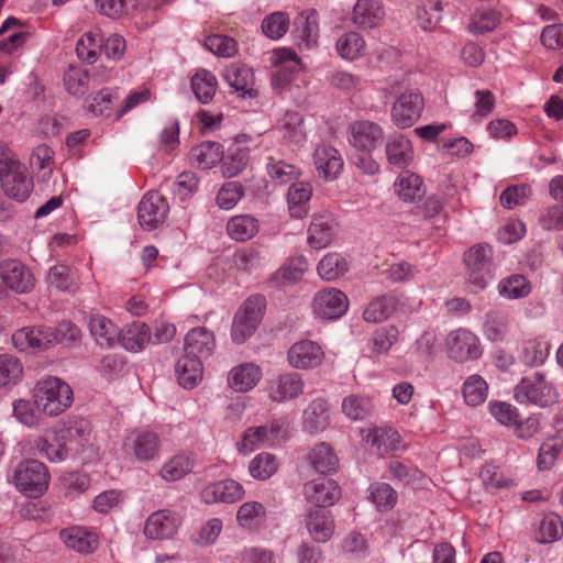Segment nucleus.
<instances>
[{"mask_svg": "<svg viewBox=\"0 0 563 563\" xmlns=\"http://www.w3.org/2000/svg\"><path fill=\"white\" fill-rule=\"evenodd\" d=\"M79 329L70 322L57 327H34L18 330L12 335L14 346L20 351L37 352L62 342H76Z\"/></svg>", "mask_w": 563, "mask_h": 563, "instance_id": "f257e3e1", "label": "nucleus"}, {"mask_svg": "<svg viewBox=\"0 0 563 563\" xmlns=\"http://www.w3.org/2000/svg\"><path fill=\"white\" fill-rule=\"evenodd\" d=\"M0 183L4 194L18 201L26 200L33 189L26 167L4 144H0Z\"/></svg>", "mask_w": 563, "mask_h": 563, "instance_id": "f03ea898", "label": "nucleus"}, {"mask_svg": "<svg viewBox=\"0 0 563 563\" xmlns=\"http://www.w3.org/2000/svg\"><path fill=\"white\" fill-rule=\"evenodd\" d=\"M34 405L47 416H58L73 404V389L58 377L38 380L33 389Z\"/></svg>", "mask_w": 563, "mask_h": 563, "instance_id": "7ed1b4c3", "label": "nucleus"}, {"mask_svg": "<svg viewBox=\"0 0 563 563\" xmlns=\"http://www.w3.org/2000/svg\"><path fill=\"white\" fill-rule=\"evenodd\" d=\"M16 489L29 497H40L48 488L49 473L37 460H25L16 465L12 474Z\"/></svg>", "mask_w": 563, "mask_h": 563, "instance_id": "20e7f679", "label": "nucleus"}, {"mask_svg": "<svg viewBox=\"0 0 563 563\" xmlns=\"http://www.w3.org/2000/svg\"><path fill=\"white\" fill-rule=\"evenodd\" d=\"M515 398L520 404L529 402L545 408L558 401L559 394L542 373L536 372L516 386Z\"/></svg>", "mask_w": 563, "mask_h": 563, "instance_id": "39448f33", "label": "nucleus"}, {"mask_svg": "<svg viewBox=\"0 0 563 563\" xmlns=\"http://www.w3.org/2000/svg\"><path fill=\"white\" fill-rule=\"evenodd\" d=\"M264 308L265 299L262 296H251L244 301L232 322L231 338L234 343L242 344L254 334Z\"/></svg>", "mask_w": 563, "mask_h": 563, "instance_id": "423d86ee", "label": "nucleus"}, {"mask_svg": "<svg viewBox=\"0 0 563 563\" xmlns=\"http://www.w3.org/2000/svg\"><path fill=\"white\" fill-rule=\"evenodd\" d=\"M493 250L488 244L478 243L464 254L466 278L476 290L484 289L493 278Z\"/></svg>", "mask_w": 563, "mask_h": 563, "instance_id": "0eeeda50", "label": "nucleus"}, {"mask_svg": "<svg viewBox=\"0 0 563 563\" xmlns=\"http://www.w3.org/2000/svg\"><path fill=\"white\" fill-rule=\"evenodd\" d=\"M162 439L158 433L150 430H134L126 435L122 443L125 456L147 463L157 460L161 455Z\"/></svg>", "mask_w": 563, "mask_h": 563, "instance_id": "6e6552de", "label": "nucleus"}, {"mask_svg": "<svg viewBox=\"0 0 563 563\" xmlns=\"http://www.w3.org/2000/svg\"><path fill=\"white\" fill-rule=\"evenodd\" d=\"M286 421L282 419L273 420L265 426L251 427L244 431L241 441L238 443V450L249 453L271 444L286 435Z\"/></svg>", "mask_w": 563, "mask_h": 563, "instance_id": "1a4fd4ad", "label": "nucleus"}, {"mask_svg": "<svg viewBox=\"0 0 563 563\" xmlns=\"http://www.w3.org/2000/svg\"><path fill=\"white\" fill-rule=\"evenodd\" d=\"M169 212V205L158 191H150L143 196L137 207L140 225L152 231L163 224Z\"/></svg>", "mask_w": 563, "mask_h": 563, "instance_id": "9d476101", "label": "nucleus"}, {"mask_svg": "<svg viewBox=\"0 0 563 563\" xmlns=\"http://www.w3.org/2000/svg\"><path fill=\"white\" fill-rule=\"evenodd\" d=\"M183 518L172 509H161L152 512L144 525V536L151 540H169L175 537Z\"/></svg>", "mask_w": 563, "mask_h": 563, "instance_id": "9b49d317", "label": "nucleus"}, {"mask_svg": "<svg viewBox=\"0 0 563 563\" xmlns=\"http://www.w3.org/2000/svg\"><path fill=\"white\" fill-rule=\"evenodd\" d=\"M347 309V296L338 288L321 289L314 295L312 300L313 313L323 319H339Z\"/></svg>", "mask_w": 563, "mask_h": 563, "instance_id": "f8f14e48", "label": "nucleus"}, {"mask_svg": "<svg viewBox=\"0 0 563 563\" xmlns=\"http://www.w3.org/2000/svg\"><path fill=\"white\" fill-rule=\"evenodd\" d=\"M449 356L456 362L476 360L482 355L479 339L471 331L457 329L448 334Z\"/></svg>", "mask_w": 563, "mask_h": 563, "instance_id": "ddd939ff", "label": "nucleus"}, {"mask_svg": "<svg viewBox=\"0 0 563 563\" xmlns=\"http://www.w3.org/2000/svg\"><path fill=\"white\" fill-rule=\"evenodd\" d=\"M424 100L419 91L408 90L401 93L391 109V118L400 128L411 126L421 115Z\"/></svg>", "mask_w": 563, "mask_h": 563, "instance_id": "4468645a", "label": "nucleus"}, {"mask_svg": "<svg viewBox=\"0 0 563 563\" xmlns=\"http://www.w3.org/2000/svg\"><path fill=\"white\" fill-rule=\"evenodd\" d=\"M324 352L321 345L311 340H301L294 343L287 353L291 367L298 369L316 368L323 362Z\"/></svg>", "mask_w": 563, "mask_h": 563, "instance_id": "2eb2a0df", "label": "nucleus"}, {"mask_svg": "<svg viewBox=\"0 0 563 563\" xmlns=\"http://www.w3.org/2000/svg\"><path fill=\"white\" fill-rule=\"evenodd\" d=\"M350 143L353 147L369 153L383 141V129L375 122L367 120L355 121L350 124Z\"/></svg>", "mask_w": 563, "mask_h": 563, "instance_id": "dca6fc26", "label": "nucleus"}, {"mask_svg": "<svg viewBox=\"0 0 563 563\" xmlns=\"http://www.w3.org/2000/svg\"><path fill=\"white\" fill-rule=\"evenodd\" d=\"M244 494L245 490L239 482L227 478L206 485L200 492V497L205 504H232L241 500Z\"/></svg>", "mask_w": 563, "mask_h": 563, "instance_id": "f3484780", "label": "nucleus"}, {"mask_svg": "<svg viewBox=\"0 0 563 563\" xmlns=\"http://www.w3.org/2000/svg\"><path fill=\"white\" fill-rule=\"evenodd\" d=\"M303 493L308 501L322 509L334 505L341 497V489L336 482L327 477L308 482L305 485Z\"/></svg>", "mask_w": 563, "mask_h": 563, "instance_id": "a211bd4d", "label": "nucleus"}, {"mask_svg": "<svg viewBox=\"0 0 563 563\" xmlns=\"http://www.w3.org/2000/svg\"><path fill=\"white\" fill-rule=\"evenodd\" d=\"M305 382L297 373H284L268 382L267 393L271 400L285 402L303 393Z\"/></svg>", "mask_w": 563, "mask_h": 563, "instance_id": "6ab92c4d", "label": "nucleus"}, {"mask_svg": "<svg viewBox=\"0 0 563 563\" xmlns=\"http://www.w3.org/2000/svg\"><path fill=\"white\" fill-rule=\"evenodd\" d=\"M58 439H64L70 453L79 454L90 442L91 427L84 419L58 426Z\"/></svg>", "mask_w": 563, "mask_h": 563, "instance_id": "aec40b11", "label": "nucleus"}, {"mask_svg": "<svg viewBox=\"0 0 563 563\" xmlns=\"http://www.w3.org/2000/svg\"><path fill=\"white\" fill-rule=\"evenodd\" d=\"M3 283L16 292H27L34 286V277L29 268L15 260L5 261L1 267Z\"/></svg>", "mask_w": 563, "mask_h": 563, "instance_id": "412c9836", "label": "nucleus"}, {"mask_svg": "<svg viewBox=\"0 0 563 563\" xmlns=\"http://www.w3.org/2000/svg\"><path fill=\"white\" fill-rule=\"evenodd\" d=\"M216 349L214 333L205 327L191 329L185 338V353L201 360L210 357Z\"/></svg>", "mask_w": 563, "mask_h": 563, "instance_id": "4be33fe9", "label": "nucleus"}, {"mask_svg": "<svg viewBox=\"0 0 563 563\" xmlns=\"http://www.w3.org/2000/svg\"><path fill=\"white\" fill-rule=\"evenodd\" d=\"M59 537L66 547L79 552L91 553L99 545L98 534L85 527L73 526L60 530Z\"/></svg>", "mask_w": 563, "mask_h": 563, "instance_id": "5701e85b", "label": "nucleus"}, {"mask_svg": "<svg viewBox=\"0 0 563 563\" xmlns=\"http://www.w3.org/2000/svg\"><path fill=\"white\" fill-rule=\"evenodd\" d=\"M335 227L330 213L314 214L308 229L309 245L317 250L327 247L335 235Z\"/></svg>", "mask_w": 563, "mask_h": 563, "instance_id": "b1692460", "label": "nucleus"}, {"mask_svg": "<svg viewBox=\"0 0 563 563\" xmlns=\"http://www.w3.org/2000/svg\"><path fill=\"white\" fill-rule=\"evenodd\" d=\"M306 527L316 542H327L334 533L335 525L331 511L322 508L311 509L306 517Z\"/></svg>", "mask_w": 563, "mask_h": 563, "instance_id": "393cba45", "label": "nucleus"}, {"mask_svg": "<svg viewBox=\"0 0 563 563\" xmlns=\"http://www.w3.org/2000/svg\"><path fill=\"white\" fill-rule=\"evenodd\" d=\"M262 379V369L254 363H242L228 374V385L234 391L246 393L252 390Z\"/></svg>", "mask_w": 563, "mask_h": 563, "instance_id": "a878e982", "label": "nucleus"}, {"mask_svg": "<svg viewBox=\"0 0 563 563\" xmlns=\"http://www.w3.org/2000/svg\"><path fill=\"white\" fill-rule=\"evenodd\" d=\"M385 11L379 0H357L354 4L351 21L362 29H373L384 19Z\"/></svg>", "mask_w": 563, "mask_h": 563, "instance_id": "bb28decb", "label": "nucleus"}, {"mask_svg": "<svg viewBox=\"0 0 563 563\" xmlns=\"http://www.w3.org/2000/svg\"><path fill=\"white\" fill-rule=\"evenodd\" d=\"M313 159L319 176L325 180H334L343 169V159L332 146H318Z\"/></svg>", "mask_w": 563, "mask_h": 563, "instance_id": "cd10ccee", "label": "nucleus"}, {"mask_svg": "<svg viewBox=\"0 0 563 563\" xmlns=\"http://www.w3.org/2000/svg\"><path fill=\"white\" fill-rule=\"evenodd\" d=\"M222 77L228 82V85L236 92H240L241 96H256V91L253 88L254 75L252 69L247 66L231 64L223 69Z\"/></svg>", "mask_w": 563, "mask_h": 563, "instance_id": "c85d7f7f", "label": "nucleus"}, {"mask_svg": "<svg viewBox=\"0 0 563 563\" xmlns=\"http://www.w3.org/2000/svg\"><path fill=\"white\" fill-rule=\"evenodd\" d=\"M302 424L311 434L324 431L330 424L328 402L322 398L312 400L303 410Z\"/></svg>", "mask_w": 563, "mask_h": 563, "instance_id": "c756f323", "label": "nucleus"}, {"mask_svg": "<svg viewBox=\"0 0 563 563\" xmlns=\"http://www.w3.org/2000/svg\"><path fill=\"white\" fill-rule=\"evenodd\" d=\"M267 520L266 507L255 500L243 503L236 512L238 525L250 531H257L265 526Z\"/></svg>", "mask_w": 563, "mask_h": 563, "instance_id": "7c9ffc66", "label": "nucleus"}, {"mask_svg": "<svg viewBox=\"0 0 563 563\" xmlns=\"http://www.w3.org/2000/svg\"><path fill=\"white\" fill-rule=\"evenodd\" d=\"M365 440L382 456L400 446V434L389 427H377L369 430Z\"/></svg>", "mask_w": 563, "mask_h": 563, "instance_id": "2f4dec72", "label": "nucleus"}, {"mask_svg": "<svg viewBox=\"0 0 563 563\" xmlns=\"http://www.w3.org/2000/svg\"><path fill=\"white\" fill-rule=\"evenodd\" d=\"M510 325L511 318L507 310H492L485 317L483 332L489 341H503L508 335Z\"/></svg>", "mask_w": 563, "mask_h": 563, "instance_id": "473e14b6", "label": "nucleus"}, {"mask_svg": "<svg viewBox=\"0 0 563 563\" xmlns=\"http://www.w3.org/2000/svg\"><path fill=\"white\" fill-rule=\"evenodd\" d=\"M312 196V187L309 183L299 181L292 184L288 189L287 201L290 216L302 219L308 214V203Z\"/></svg>", "mask_w": 563, "mask_h": 563, "instance_id": "72a5a7b5", "label": "nucleus"}, {"mask_svg": "<svg viewBox=\"0 0 563 563\" xmlns=\"http://www.w3.org/2000/svg\"><path fill=\"white\" fill-rule=\"evenodd\" d=\"M202 361L186 353L178 360L176 363V374L179 384L184 388L191 389L201 380Z\"/></svg>", "mask_w": 563, "mask_h": 563, "instance_id": "f704fd0d", "label": "nucleus"}, {"mask_svg": "<svg viewBox=\"0 0 563 563\" xmlns=\"http://www.w3.org/2000/svg\"><path fill=\"white\" fill-rule=\"evenodd\" d=\"M117 341H119L126 351L137 352L147 343L152 342L150 328L145 323L133 322L120 331Z\"/></svg>", "mask_w": 563, "mask_h": 563, "instance_id": "c9c22d12", "label": "nucleus"}, {"mask_svg": "<svg viewBox=\"0 0 563 563\" xmlns=\"http://www.w3.org/2000/svg\"><path fill=\"white\" fill-rule=\"evenodd\" d=\"M386 157L390 165L404 168L412 159L410 141L401 134L393 135L386 143Z\"/></svg>", "mask_w": 563, "mask_h": 563, "instance_id": "e433bc0d", "label": "nucleus"}, {"mask_svg": "<svg viewBox=\"0 0 563 563\" xmlns=\"http://www.w3.org/2000/svg\"><path fill=\"white\" fill-rule=\"evenodd\" d=\"M195 466L191 454H176L166 461L159 468L158 475L166 482H176L189 474Z\"/></svg>", "mask_w": 563, "mask_h": 563, "instance_id": "4c0bfd02", "label": "nucleus"}, {"mask_svg": "<svg viewBox=\"0 0 563 563\" xmlns=\"http://www.w3.org/2000/svg\"><path fill=\"white\" fill-rule=\"evenodd\" d=\"M335 51L341 58L353 62L365 54L366 42L357 32H345L336 40Z\"/></svg>", "mask_w": 563, "mask_h": 563, "instance_id": "58836bf2", "label": "nucleus"}, {"mask_svg": "<svg viewBox=\"0 0 563 563\" xmlns=\"http://www.w3.org/2000/svg\"><path fill=\"white\" fill-rule=\"evenodd\" d=\"M273 64L278 67L276 77L282 82H288L291 75L302 69V64L297 54L290 48H279L273 52Z\"/></svg>", "mask_w": 563, "mask_h": 563, "instance_id": "ea45409f", "label": "nucleus"}, {"mask_svg": "<svg viewBox=\"0 0 563 563\" xmlns=\"http://www.w3.org/2000/svg\"><path fill=\"white\" fill-rule=\"evenodd\" d=\"M223 157L222 146L217 142H203L190 151V159L200 169L216 166Z\"/></svg>", "mask_w": 563, "mask_h": 563, "instance_id": "a19ab883", "label": "nucleus"}, {"mask_svg": "<svg viewBox=\"0 0 563 563\" xmlns=\"http://www.w3.org/2000/svg\"><path fill=\"white\" fill-rule=\"evenodd\" d=\"M260 230L258 220L251 214L232 217L227 224L228 234L235 241L251 240Z\"/></svg>", "mask_w": 563, "mask_h": 563, "instance_id": "79ce46f5", "label": "nucleus"}, {"mask_svg": "<svg viewBox=\"0 0 563 563\" xmlns=\"http://www.w3.org/2000/svg\"><path fill=\"white\" fill-rule=\"evenodd\" d=\"M396 194L405 201L420 199L426 194L422 179L409 172H401L395 183Z\"/></svg>", "mask_w": 563, "mask_h": 563, "instance_id": "37998d69", "label": "nucleus"}, {"mask_svg": "<svg viewBox=\"0 0 563 563\" xmlns=\"http://www.w3.org/2000/svg\"><path fill=\"white\" fill-rule=\"evenodd\" d=\"M295 32L307 47L316 44L319 34L318 12L314 9L302 11L295 20Z\"/></svg>", "mask_w": 563, "mask_h": 563, "instance_id": "c03bdc74", "label": "nucleus"}, {"mask_svg": "<svg viewBox=\"0 0 563 563\" xmlns=\"http://www.w3.org/2000/svg\"><path fill=\"white\" fill-rule=\"evenodd\" d=\"M396 305L397 298L395 295H383L368 303L363 312V317L367 322H382L393 314Z\"/></svg>", "mask_w": 563, "mask_h": 563, "instance_id": "a18cd8bd", "label": "nucleus"}, {"mask_svg": "<svg viewBox=\"0 0 563 563\" xmlns=\"http://www.w3.org/2000/svg\"><path fill=\"white\" fill-rule=\"evenodd\" d=\"M319 276L328 282L342 277L349 271L345 257L336 252L325 254L317 267Z\"/></svg>", "mask_w": 563, "mask_h": 563, "instance_id": "49530a36", "label": "nucleus"}, {"mask_svg": "<svg viewBox=\"0 0 563 563\" xmlns=\"http://www.w3.org/2000/svg\"><path fill=\"white\" fill-rule=\"evenodd\" d=\"M217 86L216 76L207 69H199L191 78L192 91L202 103H208L214 97Z\"/></svg>", "mask_w": 563, "mask_h": 563, "instance_id": "de8ad7c7", "label": "nucleus"}, {"mask_svg": "<svg viewBox=\"0 0 563 563\" xmlns=\"http://www.w3.org/2000/svg\"><path fill=\"white\" fill-rule=\"evenodd\" d=\"M89 329L100 345H112L120 334L119 328L100 314L90 318Z\"/></svg>", "mask_w": 563, "mask_h": 563, "instance_id": "09e8293b", "label": "nucleus"}, {"mask_svg": "<svg viewBox=\"0 0 563 563\" xmlns=\"http://www.w3.org/2000/svg\"><path fill=\"white\" fill-rule=\"evenodd\" d=\"M309 459L313 468L321 474L334 472L339 463L336 454L327 443L316 445Z\"/></svg>", "mask_w": 563, "mask_h": 563, "instance_id": "8fccbe9b", "label": "nucleus"}, {"mask_svg": "<svg viewBox=\"0 0 563 563\" xmlns=\"http://www.w3.org/2000/svg\"><path fill=\"white\" fill-rule=\"evenodd\" d=\"M278 129L292 143L298 144L306 139L303 119L299 112L287 111L278 122Z\"/></svg>", "mask_w": 563, "mask_h": 563, "instance_id": "3c124183", "label": "nucleus"}, {"mask_svg": "<svg viewBox=\"0 0 563 563\" xmlns=\"http://www.w3.org/2000/svg\"><path fill=\"white\" fill-rule=\"evenodd\" d=\"M308 269V262L305 256H296L286 262L273 276V279L280 285L292 284L302 278Z\"/></svg>", "mask_w": 563, "mask_h": 563, "instance_id": "603ef678", "label": "nucleus"}, {"mask_svg": "<svg viewBox=\"0 0 563 563\" xmlns=\"http://www.w3.org/2000/svg\"><path fill=\"white\" fill-rule=\"evenodd\" d=\"M102 36L99 32H87L76 44V54L80 60L92 64L101 52Z\"/></svg>", "mask_w": 563, "mask_h": 563, "instance_id": "864d4df0", "label": "nucleus"}, {"mask_svg": "<svg viewBox=\"0 0 563 563\" xmlns=\"http://www.w3.org/2000/svg\"><path fill=\"white\" fill-rule=\"evenodd\" d=\"M40 453L51 462H62L69 455L68 446L64 439H58V428L51 437H46L37 444Z\"/></svg>", "mask_w": 563, "mask_h": 563, "instance_id": "5fc2aeb1", "label": "nucleus"}, {"mask_svg": "<svg viewBox=\"0 0 563 563\" xmlns=\"http://www.w3.org/2000/svg\"><path fill=\"white\" fill-rule=\"evenodd\" d=\"M498 291L505 298L519 299L530 294L531 285L523 275H511L499 282Z\"/></svg>", "mask_w": 563, "mask_h": 563, "instance_id": "6e6d98bb", "label": "nucleus"}, {"mask_svg": "<svg viewBox=\"0 0 563 563\" xmlns=\"http://www.w3.org/2000/svg\"><path fill=\"white\" fill-rule=\"evenodd\" d=\"M488 395V384L477 374L471 375L463 384V397L470 406L483 404Z\"/></svg>", "mask_w": 563, "mask_h": 563, "instance_id": "4d7b16f0", "label": "nucleus"}, {"mask_svg": "<svg viewBox=\"0 0 563 563\" xmlns=\"http://www.w3.org/2000/svg\"><path fill=\"white\" fill-rule=\"evenodd\" d=\"M23 374L20 360L11 354H0V387L15 385Z\"/></svg>", "mask_w": 563, "mask_h": 563, "instance_id": "13d9d810", "label": "nucleus"}, {"mask_svg": "<svg viewBox=\"0 0 563 563\" xmlns=\"http://www.w3.org/2000/svg\"><path fill=\"white\" fill-rule=\"evenodd\" d=\"M373 410V402L368 397L350 395L342 401V412L351 420H364Z\"/></svg>", "mask_w": 563, "mask_h": 563, "instance_id": "bf43d9fd", "label": "nucleus"}, {"mask_svg": "<svg viewBox=\"0 0 563 563\" xmlns=\"http://www.w3.org/2000/svg\"><path fill=\"white\" fill-rule=\"evenodd\" d=\"M442 3L440 0H422L418 8L417 19L421 29L432 31L441 21Z\"/></svg>", "mask_w": 563, "mask_h": 563, "instance_id": "052dcab7", "label": "nucleus"}, {"mask_svg": "<svg viewBox=\"0 0 563 563\" xmlns=\"http://www.w3.org/2000/svg\"><path fill=\"white\" fill-rule=\"evenodd\" d=\"M278 468L276 457L271 453H260L253 457L249 464L251 476L258 481H265L272 477Z\"/></svg>", "mask_w": 563, "mask_h": 563, "instance_id": "680f3d73", "label": "nucleus"}, {"mask_svg": "<svg viewBox=\"0 0 563 563\" xmlns=\"http://www.w3.org/2000/svg\"><path fill=\"white\" fill-rule=\"evenodd\" d=\"M550 344L543 339H533L525 343L521 358L528 366H539L549 355Z\"/></svg>", "mask_w": 563, "mask_h": 563, "instance_id": "e2e57ef3", "label": "nucleus"}, {"mask_svg": "<svg viewBox=\"0 0 563 563\" xmlns=\"http://www.w3.org/2000/svg\"><path fill=\"white\" fill-rule=\"evenodd\" d=\"M398 330L394 325L377 329L371 340L369 349L377 355L386 354L398 340Z\"/></svg>", "mask_w": 563, "mask_h": 563, "instance_id": "0e129e2a", "label": "nucleus"}, {"mask_svg": "<svg viewBox=\"0 0 563 563\" xmlns=\"http://www.w3.org/2000/svg\"><path fill=\"white\" fill-rule=\"evenodd\" d=\"M563 534V522L556 514L544 515L540 521L537 540L540 543L553 542Z\"/></svg>", "mask_w": 563, "mask_h": 563, "instance_id": "69168bd1", "label": "nucleus"}, {"mask_svg": "<svg viewBox=\"0 0 563 563\" xmlns=\"http://www.w3.org/2000/svg\"><path fill=\"white\" fill-rule=\"evenodd\" d=\"M368 490L372 501L379 511H387L397 503V493L389 484L375 483Z\"/></svg>", "mask_w": 563, "mask_h": 563, "instance_id": "338daca9", "label": "nucleus"}, {"mask_svg": "<svg viewBox=\"0 0 563 563\" xmlns=\"http://www.w3.org/2000/svg\"><path fill=\"white\" fill-rule=\"evenodd\" d=\"M563 449V439L559 435L547 439L540 446L538 454V467L550 470Z\"/></svg>", "mask_w": 563, "mask_h": 563, "instance_id": "774afa93", "label": "nucleus"}]
</instances>
